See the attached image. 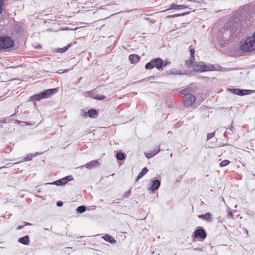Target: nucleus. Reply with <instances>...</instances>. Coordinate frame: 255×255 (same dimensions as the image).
Wrapping results in <instances>:
<instances>
[{
	"instance_id": "nucleus-1",
	"label": "nucleus",
	"mask_w": 255,
	"mask_h": 255,
	"mask_svg": "<svg viewBox=\"0 0 255 255\" xmlns=\"http://www.w3.org/2000/svg\"><path fill=\"white\" fill-rule=\"evenodd\" d=\"M241 31L240 24L233 20L230 21L226 26L220 30L222 34L223 39L225 41H228L231 38H234L237 34H239Z\"/></svg>"
},
{
	"instance_id": "nucleus-2",
	"label": "nucleus",
	"mask_w": 255,
	"mask_h": 255,
	"mask_svg": "<svg viewBox=\"0 0 255 255\" xmlns=\"http://www.w3.org/2000/svg\"><path fill=\"white\" fill-rule=\"evenodd\" d=\"M14 44V41L11 37L0 36V50L11 48Z\"/></svg>"
},
{
	"instance_id": "nucleus-3",
	"label": "nucleus",
	"mask_w": 255,
	"mask_h": 255,
	"mask_svg": "<svg viewBox=\"0 0 255 255\" xmlns=\"http://www.w3.org/2000/svg\"><path fill=\"white\" fill-rule=\"evenodd\" d=\"M195 71L204 72L214 70V66L211 64H205L204 62H196L194 65Z\"/></svg>"
},
{
	"instance_id": "nucleus-4",
	"label": "nucleus",
	"mask_w": 255,
	"mask_h": 255,
	"mask_svg": "<svg viewBox=\"0 0 255 255\" xmlns=\"http://www.w3.org/2000/svg\"><path fill=\"white\" fill-rule=\"evenodd\" d=\"M73 179V178L71 175H68L63 178L54 181L52 183H47L46 184H54L57 186H62L65 185L69 181H72Z\"/></svg>"
},
{
	"instance_id": "nucleus-5",
	"label": "nucleus",
	"mask_w": 255,
	"mask_h": 255,
	"mask_svg": "<svg viewBox=\"0 0 255 255\" xmlns=\"http://www.w3.org/2000/svg\"><path fill=\"white\" fill-rule=\"evenodd\" d=\"M207 236L205 230L201 228L200 229H197L193 235V237L195 238H200L201 240H204Z\"/></svg>"
},
{
	"instance_id": "nucleus-6",
	"label": "nucleus",
	"mask_w": 255,
	"mask_h": 255,
	"mask_svg": "<svg viewBox=\"0 0 255 255\" xmlns=\"http://www.w3.org/2000/svg\"><path fill=\"white\" fill-rule=\"evenodd\" d=\"M58 91V89L57 88L46 90L43 92H41L42 97L43 99L47 98L56 93Z\"/></svg>"
},
{
	"instance_id": "nucleus-7",
	"label": "nucleus",
	"mask_w": 255,
	"mask_h": 255,
	"mask_svg": "<svg viewBox=\"0 0 255 255\" xmlns=\"http://www.w3.org/2000/svg\"><path fill=\"white\" fill-rule=\"evenodd\" d=\"M196 101V97L192 94L189 95L187 97H186L184 100V105L186 107H189L192 105Z\"/></svg>"
},
{
	"instance_id": "nucleus-8",
	"label": "nucleus",
	"mask_w": 255,
	"mask_h": 255,
	"mask_svg": "<svg viewBox=\"0 0 255 255\" xmlns=\"http://www.w3.org/2000/svg\"><path fill=\"white\" fill-rule=\"evenodd\" d=\"M150 184L151 187L149 188L148 190L149 191L151 190L152 192H154L159 188L161 185V182L158 179L151 180Z\"/></svg>"
},
{
	"instance_id": "nucleus-9",
	"label": "nucleus",
	"mask_w": 255,
	"mask_h": 255,
	"mask_svg": "<svg viewBox=\"0 0 255 255\" xmlns=\"http://www.w3.org/2000/svg\"><path fill=\"white\" fill-rule=\"evenodd\" d=\"M152 60L154 67H155L158 69H160L163 67V62L161 58H156L152 59Z\"/></svg>"
},
{
	"instance_id": "nucleus-10",
	"label": "nucleus",
	"mask_w": 255,
	"mask_h": 255,
	"mask_svg": "<svg viewBox=\"0 0 255 255\" xmlns=\"http://www.w3.org/2000/svg\"><path fill=\"white\" fill-rule=\"evenodd\" d=\"M83 115L85 117L89 116L91 118H95L97 115V112L96 110L91 109L89 110L87 112H82Z\"/></svg>"
},
{
	"instance_id": "nucleus-11",
	"label": "nucleus",
	"mask_w": 255,
	"mask_h": 255,
	"mask_svg": "<svg viewBox=\"0 0 255 255\" xmlns=\"http://www.w3.org/2000/svg\"><path fill=\"white\" fill-rule=\"evenodd\" d=\"M254 91L250 90H243L240 89H237L236 95L239 96H244L249 95L253 93Z\"/></svg>"
},
{
	"instance_id": "nucleus-12",
	"label": "nucleus",
	"mask_w": 255,
	"mask_h": 255,
	"mask_svg": "<svg viewBox=\"0 0 255 255\" xmlns=\"http://www.w3.org/2000/svg\"><path fill=\"white\" fill-rule=\"evenodd\" d=\"M98 165H99V162L97 161L93 160L86 164L84 166H85L86 168L90 169L97 166ZM83 167H84V166H81L80 168H82Z\"/></svg>"
},
{
	"instance_id": "nucleus-13",
	"label": "nucleus",
	"mask_w": 255,
	"mask_h": 255,
	"mask_svg": "<svg viewBox=\"0 0 255 255\" xmlns=\"http://www.w3.org/2000/svg\"><path fill=\"white\" fill-rule=\"evenodd\" d=\"M129 59L131 63H136L140 59V57L137 54H131L129 56Z\"/></svg>"
},
{
	"instance_id": "nucleus-14",
	"label": "nucleus",
	"mask_w": 255,
	"mask_h": 255,
	"mask_svg": "<svg viewBox=\"0 0 255 255\" xmlns=\"http://www.w3.org/2000/svg\"><path fill=\"white\" fill-rule=\"evenodd\" d=\"M18 242L23 245H29L30 243V239L29 236L26 235L23 237L20 238L18 239Z\"/></svg>"
},
{
	"instance_id": "nucleus-15",
	"label": "nucleus",
	"mask_w": 255,
	"mask_h": 255,
	"mask_svg": "<svg viewBox=\"0 0 255 255\" xmlns=\"http://www.w3.org/2000/svg\"><path fill=\"white\" fill-rule=\"evenodd\" d=\"M186 7L183 5H177L175 4H173L171 5V6L165 11L170 10H180L186 8Z\"/></svg>"
},
{
	"instance_id": "nucleus-16",
	"label": "nucleus",
	"mask_w": 255,
	"mask_h": 255,
	"mask_svg": "<svg viewBox=\"0 0 255 255\" xmlns=\"http://www.w3.org/2000/svg\"><path fill=\"white\" fill-rule=\"evenodd\" d=\"M102 238L104 239L106 241L110 243H114L116 242V240H115L114 238L109 235V234H105L103 237Z\"/></svg>"
},
{
	"instance_id": "nucleus-17",
	"label": "nucleus",
	"mask_w": 255,
	"mask_h": 255,
	"mask_svg": "<svg viewBox=\"0 0 255 255\" xmlns=\"http://www.w3.org/2000/svg\"><path fill=\"white\" fill-rule=\"evenodd\" d=\"M200 218L205 220L207 221H212V215L210 213H207L204 215H201L199 216Z\"/></svg>"
},
{
	"instance_id": "nucleus-18",
	"label": "nucleus",
	"mask_w": 255,
	"mask_h": 255,
	"mask_svg": "<svg viewBox=\"0 0 255 255\" xmlns=\"http://www.w3.org/2000/svg\"><path fill=\"white\" fill-rule=\"evenodd\" d=\"M148 171V169L146 167H144L142 169L141 172L139 174L138 176L137 177L136 181L139 180L140 178H141L144 175H145Z\"/></svg>"
},
{
	"instance_id": "nucleus-19",
	"label": "nucleus",
	"mask_w": 255,
	"mask_h": 255,
	"mask_svg": "<svg viewBox=\"0 0 255 255\" xmlns=\"http://www.w3.org/2000/svg\"><path fill=\"white\" fill-rule=\"evenodd\" d=\"M71 44H69L68 45H67V46H66L63 47V48L57 49L56 50V52L57 53H64L65 52H66L68 49V48L70 47H71Z\"/></svg>"
},
{
	"instance_id": "nucleus-20",
	"label": "nucleus",
	"mask_w": 255,
	"mask_h": 255,
	"mask_svg": "<svg viewBox=\"0 0 255 255\" xmlns=\"http://www.w3.org/2000/svg\"><path fill=\"white\" fill-rule=\"evenodd\" d=\"M41 99H43V98L42 97V95L41 93L40 94H37L33 96H32L30 97V100L31 101H39Z\"/></svg>"
},
{
	"instance_id": "nucleus-21",
	"label": "nucleus",
	"mask_w": 255,
	"mask_h": 255,
	"mask_svg": "<svg viewBox=\"0 0 255 255\" xmlns=\"http://www.w3.org/2000/svg\"><path fill=\"white\" fill-rule=\"evenodd\" d=\"M191 90L189 88L185 89L184 90H181L180 92L181 94L185 95L186 97H187L190 94Z\"/></svg>"
},
{
	"instance_id": "nucleus-22",
	"label": "nucleus",
	"mask_w": 255,
	"mask_h": 255,
	"mask_svg": "<svg viewBox=\"0 0 255 255\" xmlns=\"http://www.w3.org/2000/svg\"><path fill=\"white\" fill-rule=\"evenodd\" d=\"M37 155V153L35 154H28L26 157H24L23 160H22V161H29V160H31L32 159L35 157V156H36Z\"/></svg>"
},
{
	"instance_id": "nucleus-23",
	"label": "nucleus",
	"mask_w": 255,
	"mask_h": 255,
	"mask_svg": "<svg viewBox=\"0 0 255 255\" xmlns=\"http://www.w3.org/2000/svg\"><path fill=\"white\" fill-rule=\"evenodd\" d=\"M86 211V207L85 206H80L77 207L76 212L79 213H83Z\"/></svg>"
},
{
	"instance_id": "nucleus-24",
	"label": "nucleus",
	"mask_w": 255,
	"mask_h": 255,
	"mask_svg": "<svg viewBox=\"0 0 255 255\" xmlns=\"http://www.w3.org/2000/svg\"><path fill=\"white\" fill-rule=\"evenodd\" d=\"M116 158L117 160L121 161L125 159V156L124 153L120 152L117 153Z\"/></svg>"
},
{
	"instance_id": "nucleus-25",
	"label": "nucleus",
	"mask_w": 255,
	"mask_h": 255,
	"mask_svg": "<svg viewBox=\"0 0 255 255\" xmlns=\"http://www.w3.org/2000/svg\"><path fill=\"white\" fill-rule=\"evenodd\" d=\"M153 60H152L150 62L147 63L145 65V68L146 69H152L154 68Z\"/></svg>"
},
{
	"instance_id": "nucleus-26",
	"label": "nucleus",
	"mask_w": 255,
	"mask_h": 255,
	"mask_svg": "<svg viewBox=\"0 0 255 255\" xmlns=\"http://www.w3.org/2000/svg\"><path fill=\"white\" fill-rule=\"evenodd\" d=\"M230 161L228 160H224L220 163V166L221 167H225L229 164Z\"/></svg>"
},
{
	"instance_id": "nucleus-27",
	"label": "nucleus",
	"mask_w": 255,
	"mask_h": 255,
	"mask_svg": "<svg viewBox=\"0 0 255 255\" xmlns=\"http://www.w3.org/2000/svg\"><path fill=\"white\" fill-rule=\"evenodd\" d=\"M186 13H182L181 14H174V15H168L167 16V18H175V17H179L180 16H184L186 14Z\"/></svg>"
},
{
	"instance_id": "nucleus-28",
	"label": "nucleus",
	"mask_w": 255,
	"mask_h": 255,
	"mask_svg": "<svg viewBox=\"0 0 255 255\" xmlns=\"http://www.w3.org/2000/svg\"><path fill=\"white\" fill-rule=\"evenodd\" d=\"M131 195V190H129L128 192L124 193L123 197L124 198H128Z\"/></svg>"
},
{
	"instance_id": "nucleus-29",
	"label": "nucleus",
	"mask_w": 255,
	"mask_h": 255,
	"mask_svg": "<svg viewBox=\"0 0 255 255\" xmlns=\"http://www.w3.org/2000/svg\"><path fill=\"white\" fill-rule=\"evenodd\" d=\"M106 98L104 95H97L94 98L97 100H103Z\"/></svg>"
},
{
	"instance_id": "nucleus-30",
	"label": "nucleus",
	"mask_w": 255,
	"mask_h": 255,
	"mask_svg": "<svg viewBox=\"0 0 255 255\" xmlns=\"http://www.w3.org/2000/svg\"><path fill=\"white\" fill-rule=\"evenodd\" d=\"M214 136H215V133L214 132H212V133H208L207 134V140H209V139H211Z\"/></svg>"
},
{
	"instance_id": "nucleus-31",
	"label": "nucleus",
	"mask_w": 255,
	"mask_h": 255,
	"mask_svg": "<svg viewBox=\"0 0 255 255\" xmlns=\"http://www.w3.org/2000/svg\"><path fill=\"white\" fill-rule=\"evenodd\" d=\"M194 54H195V50L194 49H191L190 50V55H191V59H192L193 60H194Z\"/></svg>"
},
{
	"instance_id": "nucleus-32",
	"label": "nucleus",
	"mask_w": 255,
	"mask_h": 255,
	"mask_svg": "<svg viewBox=\"0 0 255 255\" xmlns=\"http://www.w3.org/2000/svg\"><path fill=\"white\" fill-rule=\"evenodd\" d=\"M145 155L148 159L151 158L154 156V154H153L151 152L146 153H145Z\"/></svg>"
},
{
	"instance_id": "nucleus-33",
	"label": "nucleus",
	"mask_w": 255,
	"mask_h": 255,
	"mask_svg": "<svg viewBox=\"0 0 255 255\" xmlns=\"http://www.w3.org/2000/svg\"><path fill=\"white\" fill-rule=\"evenodd\" d=\"M227 216L228 218H233V214L230 209L227 211Z\"/></svg>"
},
{
	"instance_id": "nucleus-34",
	"label": "nucleus",
	"mask_w": 255,
	"mask_h": 255,
	"mask_svg": "<svg viewBox=\"0 0 255 255\" xmlns=\"http://www.w3.org/2000/svg\"><path fill=\"white\" fill-rule=\"evenodd\" d=\"M25 225H19L17 227V229L18 230H21L22 229H23L24 228V227L25 226V225H30L31 224L29 223H28V222H25Z\"/></svg>"
},
{
	"instance_id": "nucleus-35",
	"label": "nucleus",
	"mask_w": 255,
	"mask_h": 255,
	"mask_svg": "<svg viewBox=\"0 0 255 255\" xmlns=\"http://www.w3.org/2000/svg\"><path fill=\"white\" fill-rule=\"evenodd\" d=\"M68 71H69V69H65L64 70L60 69V70H58L57 72L59 74H61V73H63L64 72H67Z\"/></svg>"
},
{
	"instance_id": "nucleus-36",
	"label": "nucleus",
	"mask_w": 255,
	"mask_h": 255,
	"mask_svg": "<svg viewBox=\"0 0 255 255\" xmlns=\"http://www.w3.org/2000/svg\"><path fill=\"white\" fill-rule=\"evenodd\" d=\"M160 151V148L158 149V150H153V151L151 152L153 154H154V156H155V155H156L157 153H158V152Z\"/></svg>"
},
{
	"instance_id": "nucleus-37",
	"label": "nucleus",
	"mask_w": 255,
	"mask_h": 255,
	"mask_svg": "<svg viewBox=\"0 0 255 255\" xmlns=\"http://www.w3.org/2000/svg\"><path fill=\"white\" fill-rule=\"evenodd\" d=\"M236 90L237 89H228L229 91H231L232 93L236 94Z\"/></svg>"
},
{
	"instance_id": "nucleus-38",
	"label": "nucleus",
	"mask_w": 255,
	"mask_h": 255,
	"mask_svg": "<svg viewBox=\"0 0 255 255\" xmlns=\"http://www.w3.org/2000/svg\"><path fill=\"white\" fill-rule=\"evenodd\" d=\"M56 205L58 207H61L63 205V202L62 201H57Z\"/></svg>"
},
{
	"instance_id": "nucleus-39",
	"label": "nucleus",
	"mask_w": 255,
	"mask_h": 255,
	"mask_svg": "<svg viewBox=\"0 0 255 255\" xmlns=\"http://www.w3.org/2000/svg\"><path fill=\"white\" fill-rule=\"evenodd\" d=\"M171 62L170 61H165V62H163V66L165 67L166 66L170 64Z\"/></svg>"
},
{
	"instance_id": "nucleus-40",
	"label": "nucleus",
	"mask_w": 255,
	"mask_h": 255,
	"mask_svg": "<svg viewBox=\"0 0 255 255\" xmlns=\"http://www.w3.org/2000/svg\"><path fill=\"white\" fill-rule=\"evenodd\" d=\"M171 72L172 73V74H178V73H176V72H174L173 71H171Z\"/></svg>"
},
{
	"instance_id": "nucleus-41",
	"label": "nucleus",
	"mask_w": 255,
	"mask_h": 255,
	"mask_svg": "<svg viewBox=\"0 0 255 255\" xmlns=\"http://www.w3.org/2000/svg\"><path fill=\"white\" fill-rule=\"evenodd\" d=\"M16 122H17V123H19V124H20L21 122H22L21 121H19V120H16Z\"/></svg>"
},
{
	"instance_id": "nucleus-42",
	"label": "nucleus",
	"mask_w": 255,
	"mask_h": 255,
	"mask_svg": "<svg viewBox=\"0 0 255 255\" xmlns=\"http://www.w3.org/2000/svg\"><path fill=\"white\" fill-rule=\"evenodd\" d=\"M5 166H3V167H0V169H2V168H5Z\"/></svg>"
},
{
	"instance_id": "nucleus-43",
	"label": "nucleus",
	"mask_w": 255,
	"mask_h": 255,
	"mask_svg": "<svg viewBox=\"0 0 255 255\" xmlns=\"http://www.w3.org/2000/svg\"><path fill=\"white\" fill-rule=\"evenodd\" d=\"M22 162V161H19L18 162H17V163H15V164H17V163H20V162Z\"/></svg>"
},
{
	"instance_id": "nucleus-44",
	"label": "nucleus",
	"mask_w": 255,
	"mask_h": 255,
	"mask_svg": "<svg viewBox=\"0 0 255 255\" xmlns=\"http://www.w3.org/2000/svg\"><path fill=\"white\" fill-rule=\"evenodd\" d=\"M17 112H18V111L16 110H15V113H17Z\"/></svg>"
},
{
	"instance_id": "nucleus-45",
	"label": "nucleus",
	"mask_w": 255,
	"mask_h": 255,
	"mask_svg": "<svg viewBox=\"0 0 255 255\" xmlns=\"http://www.w3.org/2000/svg\"><path fill=\"white\" fill-rule=\"evenodd\" d=\"M37 192H40V190H37Z\"/></svg>"
},
{
	"instance_id": "nucleus-46",
	"label": "nucleus",
	"mask_w": 255,
	"mask_h": 255,
	"mask_svg": "<svg viewBox=\"0 0 255 255\" xmlns=\"http://www.w3.org/2000/svg\"><path fill=\"white\" fill-rule=\"evenodd\" d=\"M170 157H172V154H171L170 155Z\"/></svg>"
}]
</instances>
